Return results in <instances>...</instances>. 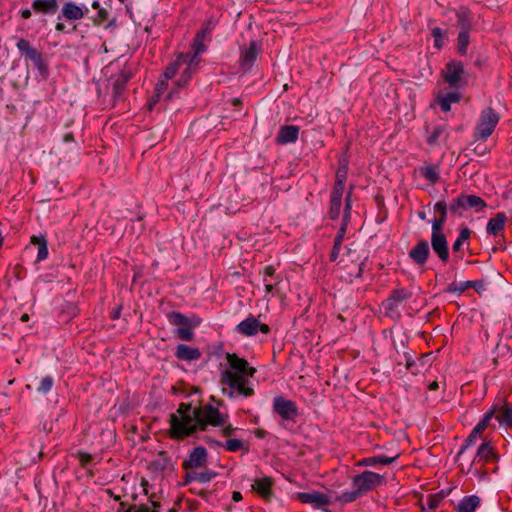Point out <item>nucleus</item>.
<instances>
[{
  "label": "nucleus",
  "mask_w": 512,
  "mask_h": 512,
  "mask_svg": "<svg viewBox=\"0 0 512 512\" xmlns=\"http://www.w3.org/2000/svg\"><path fill=\"white\" fill-rule=\"evenodd\" d=\"M195 326H181L176 329V335L183 341H191L194 338V332L192 328Z\"/></svg>",
  "instance_id": "obj_42"
},
{
  "label": "nucleus",
  "mask_w": 512,
  "mask_h": 512,
  "mask_svg": "<svg viewBox=\"0 0 512 512\" xmlns=\"http://www.w3.org/2000/svg\"><path fill=\"white\" fill-rule=\"evenodd\" d=\"M297 499L301 503L310 504L318 509L331 503V499L326 494L318 491L299 492L297 493Z\"/></svg>",
  "instance_id": "obj_15"
},
{
  "label": "nucleus",
  "mask_w": 512,
  "mask_h": 512,
  "mask_svg": "<svg viewBox=\"0 0 512 512\" xmlns=\"http://www.w3.org/2000/svg\"><path fill=\"white\" fill-rule=\"evenodd\" d=\"M224 447L229 452H236L244 448V443L239 439L231 438L225 442Z\"/></svg>",
  "instance_id": "obj_47"
},
{
  "label": "nucleus",
  "mask_w": 512,
  "mask_h": 512,
  "mask_svg": "<svg viewBox=\"0 0 512 512\" xmlns=\"http://www.w3.org/2000/svg\"><path fill=\"white\" fill-rule=\"evenodd\" d=\"M495 418L500 426L512 429V404L505 403L500 407H496Z\"/></svg>",
  "instance_id": "obj_24"
},
{
  "label": "nucleus",
  "mask_w": 512,
  "mask_h": 512,
  "mask_svg": "<svg viewBox=\"0 0 512 512\" xmlns=\"http://www.w3.org/2000/svg\"><path fill=\"white\" fill-rule=\"evenodd\" d=\"M495 411L496 407H493L492 409L485 413L484 417L474 427L475 434H482L484 432V430L489 426L492 418L495 417Z\"/></svg>",
  "instance_id": "obj_34"
},
{
  "label": "nucleus",
  "mask_w": 512,
  "mask_h": 512,
  "mask_svg": "<svg viewBox=\"0 0 512 512\" xmlns=\"http://www.w3.org/2000/svg\"><path fill=\"white\" fill-rule=\"evenodd\" d=\"M206 38L203 36L195 35L192 43L193 53L191 56H195L196 60H200L199 55L206 51L205 45Z\"/></svg>",
  "instance_id": "obj_37"
},
{
  "label": "nucleus",
  "mask_w": 512,
  "mask_h": 512,
  "mask_svg": "<svg viewBox=\"0 0 512 512\" xmlns=\"http://www.w3.org/2000/svg\"><path fill=\"white\" fill-rule=\"evenodd\" d=\"M342 208V199L337 197H330V206L328 215L330 219L336 220L339 218Z\"/></svg>",
  "instance_id": "obj_38"
},
{
  "label": "nucleus",
  "mask_w": 512,
  "mask_h": 512,
  "mask_svg": "<svg viewBox=\"0 0 512 512\" xmlns=\"http://www.w3.org/2000/svg\"><path fill=\"white\" fill-rule=\"evenodd\" d=\"M31 243L37 246V261L41 262L48 257V244L43 236H32Z\"/></svg>",
  "instance_id": "obj_32"
},
{
  "label": "nucleus",
  "mask_w": 512,
  "mask_h": 512,
  "mask_svg": "<svg viewBox=\"0 0 512 512\" xmlns=\"http://www.w3.org/2000/svg\"><path fill=\"white\" fill-rule=\"evenodd\" d=\"M215 27L216 21L210 18L201 25L200 30L196 34L199 36H203L204 38H207V36L211 34Z\"/></svg>",
  "instance_id": "obj_44"
},
{
  "label": "nucleus",
  "mask_w": 512,
  "mask_h": 512,
  "mask_svg": "<svg viewBox=\"0 0 512 512\" xmlns=\"http://www.w3.org/2000/svg\"><path fill=\"white\" fill-rule=\"evenodd\" d=\"M16 46L22 55H25L27 59L33 62L34 68L37 69L40 77L43 80H47L50 74L49 64L43 58L42 53L34 48L28 40L23 38L18 40Z\"/></svg>",
  "instance_id": "obj_5"
},
{
  "label": "nucleus",
  "mask_w": 512,
  "mask_h": 512,
  "mask_svg": "<svg viewBox=\"0 0 512 512\" xmlns=\"http://www.w3.org/2000/svg\"><path fill=\"white\" fill-rule=\"evenodd\" d=\"M207 450L203 446L195 447L190 453L187 459L183 461V468L196 469L205 465L207 462Z\"/></svg>",
  "instance_id": "obj_16"
},
{
  "label": "nucleus",
  "mask_w": 512,
  "mask_h": 512,
  "mask_svg": "<svg viewBox=\"0 0 512 512\" xmlns=\"http://www.w3.org/2000/svg\"><path fill=\"white\" fill-rule=\"evenodd\" d=\"M496 460V453L490 443H482L477 450V454L473 459L469 471H472L473 466H477L479 463H493Z\"/></svg>",
  "instance_id": "obj_19"
},
{
  "label": "nucleus",
  "mask_w": 512,
  "mask_h": 512,
  "mask_svg": "<svg viewBox=\"0 0 512 512\" xmlns=\"http://www.w3.org/2000/svg\"><path fill=\"white\" fill-rule=\"evenodd\" d=\"M400 456V453H396L392 456H388V455H375V456H371V457H366V458H363L361 459L359 462H358V465L359 466H365V467H369V466H376V465H389V464H392L393 462H395Z\"/></svg>",
  "instance_id": "obj_23"
},
{
  "label": "nucleus",
  "mask_w": 512,
  "mask_h": 512,
  "mask_svg": "<svg viewBox=\"0 0 512 512\" xmlns=\"http://www.w3.org/2000/svg\"><path fill=\"white\" fill-rule=\"evenodd\" d=\"M486 206V202L479 196L461 194L450 204L449 210L452 213H457L460 209H474L479 212Z\"/></svg>",
  "instance_id": "obj_9"
},
{
  "label": "nucleus",
  "mask_w": 512,
  "mask_h": 512,
  "mask_svg": "<svg viewBox=\"0 0 512 512\" xmlns=\"http://www.w3.org/2000/svg\"><path fill=\"white\" fill-rule=\"evenodd\" d=\"M54 385V379L52 376H45L41 379L39 386L37 387V392L41 394H47Z\"/></svg>",
  "instance_id": "obj_43"
},
{
  "label": "nucleus",
  "mask_w": 512,
  "mask_h": 512,
  "mask_svg": "<svg viewBox=\"0 0 512 512\" xmlns=\"http://www.w3.org/2000/svg\"><path fill=\"white\" fill-rule=\"evenodd\" d=\"M347 175L348 166L346 164H341L336 171L335 182L346 183Z\"/></svg>",
  "instance_id": "obj_49"
},
{
  "label": "nucleus",
  "mask_w": 512,
  "mask_h": 512,
  "mask_svg": "<svg viewBox=\"0 0 512 512\" xmlns=\"http://www.w3.org/2000/svg\"><path fill=\"white\" fill-rule=\"evenodd\" d=\"M126 512H150V509L145 505H141V506L133 505V506L129 507L126 510Z\"/></svg>",
  "instance_id": "obj_57"
},
{
  "label": "nucleus",
  "mask_w": 512,
  "mask_h": 512,
  "mask_svg": "<svg viewBox=\"0 0 512 512\" xmlns=\"http://www.w3.org/2000/svg\"><path fill=\"white\" fill-rule=\"evenodd\" d=\"M232 499H233V501H235V502L240 501V500L242 499V495H241V493H240V492H238V491L233 492V494H232Z\"/></svg>",
  "instance_id": "obj_64"
},
{
  "label": "nucleus",
  "mask_w": 512,
  "mask_h": 512,
  "mask_svg": "<svg viewBox=\"0 0 512 512\" xmlns=\"http://www.w3.org/2000/svg\"><path fill=\"white\" fill-rule=\"evenodd\" d=\"M20 16L23 18V19H28L31 17L32 13H31V10L26 8V9H22L20 10Z\"/></svg>",
  "instance_id": "obj_63"
},
{
  "label": "nucleus",
  "mask_w": 512,
  "mask_h": 512,
  "mask_svg": "<svg viewBox=\"0 0 512 512\" xmlns=\"http://www.w3.org/2000/svg\"><path fill=\"white\" fill-rule=\"evenodd\" d=\"M237 430L236 427H233L231 424L229 425H226L223 429H222V435L224 437H229L231 436L235 431Z\"/></svg>",
  "instance_id": "obj_59"
},
{
  "label": "nucleus",
  "mask_w": 512,
  "mask_h": 512,
  "mask_svg": "<svg viewBox=\"0 0 512 512\" xmlns=\"http://www.w3.org/2000/svg\"><path fill=\"white\" fill-rule=\"evenodd\" d=\"M507 217L504 212H498L495 217L491 218L486 226V232L492 236H498L505 227Z\"/></svg>",
  "instance_id": "obj_26"
},
{
  "label": "nucleus",
  "mask_w": 512,
  "mask_h": 512,
  "mask_svg": "<svg viewBox=\"0 0 512 512\" xmlns=\"http://www.w3.org/2000/svg\"><path fill=\"white\" fill-rule=\"evenodd\" d=\"M430 256V248L427 240L421 239L409 251V258L418 266L426 264Z\"/></svg>",
  "instance_id": "obj_17"
},
{
  "label": "nucleus",
  "mask_w": 512,
  "mask_h": 512,
  "mask_svg": "<svg viewBox=\"0 0 512 512\" xmlns=\"http://www.w3.org/2000/svg\"><path fill=\"white\" fill-rule=\"evenodd\" d=\"M273 411L283 420L295 421L299 412L294 401L288 400L283 396H276L273 399Z\"/></svg>",
  "instance_id": "obj_10"
},
{
  "label": "nucleus",
  "mask_w": 512,
  "mask_h": 512,
  "mask_svg": "<svg viewBox=\"0 0 512 512\" xmlns=\"http://www.w3.org/2000/svg\"><path fill=\"white\" fill-rule=\"evenodd\" d=\"M274 480L270 476H261L254 479L252 484L253 491L264 501L268 502L273 497Z\"/></svg>",
  "instance_id": "obj_13"
},
{
  "label": "nucleus",
  "mask_w": 512,
  "mask_h": 512,
  "mask_svg": "<svg viewBox=\"0 0 512 512\" xmlns=\"http://www.w3.org/2000/svg\"><path fill=\"white\" fill-rule=\"evenodd\" d=\"M88 11L89 10L87 7H85V10H83L74 2H67L63 5L62 14L58 16V19L60 20L61 17H64L67 20H80L85 16L86 13H88Z\"/></svg>",
  "instance_id": "obj_21"
},
{
  "label": "nucleus",
  "mask_w": 512,
  "mask_h": 512,
  "mask_svg": "<svg viewBox=\"0 0 512 512\" xmlns=\"http://www.w3.org/2000/svg\"><path fill=\"white\" fill-rule=\"evenodd\" d=\"M201 355V351L198 348L190 347L185 344H179L175 351V356L183 361H195L200 359Z\"/></svg>",
  "instance_id": "obj_25"
},
{
  "label": "nucleus",
  "mask_w": 512,
  "mask_h": 512,
  "mask_svg": "<svg viewBox=\"0 0 512 512\" xmlns=\"http://www.w3.org/2000/svg\"><path fill=\"white\" fill-rule=\"evenodd\" d=\"M168 321L173 326H198L201 323V319L197 316L188 318L180 312L173 311L167 315Z\"/></svg>",
  "instance_id": "obj_22"
},
{
  "label": "nucleus",
  "mask_w": 512,
  "mask_h": 512,
  "mask_svg": "<svg viewBox=\"0 0 512 512\" xmlns=\"http://www.w3.org/2000/svg\"><path fill=\"white\" fill-rule=\"evenodd\" d=\"M76 457L78 458L80 465L82 467L87 466L93 458V456L91 454L83 452V451H78L76 453Z\"/></svg>",
  "instance_id": "obj_54"
},
{
  "label": "nucleus",
  "mask_w": 512,
  "mask_h": 512,
  "mask_svg": "<svg viewBox=\"0 0 512 512\" xmlns=\"http://www.w3.org/2000/svg\"><path fill=\"white\" fill-rule=\"evenodd\" d=\"M439 502L440 500L438 498H436L435 496H430L427 501L428 508L431 510L436 509L439 505Z\"/></svg>",
  "instance_id": "obj_58"
},
{
  "label": "nucleus",
  "mask_w": 512,
  "mask_h": 512,
  "mask_svg": "<svg viewBox=\"0 0 512 512\" xmlns=\"http://www.w3.org/2000/svg\"><path fill=\"white\" fill-rule=\"evenodd\" d=\"M360 496H361V494L355 488L354 491L343 492L342 494L338 495L336 497V501H338L340 503H351V502L355 501Z\"/></svg>",
  "instance_id": "obj_45"
},
{
  "label": "nucleus",
  "mask_w": 512,
  "mask_h": 512,
  "mask_svg": "<svg viewBox=\"0 0 512 512\" xmlns=\"http://www.w3.org/2000/svg\"><path fill=\"white\" fill-rule=\"evenodd\" d=\"M168 80L164 77V74L162 75V79L159 80L155 87L156 96L160 97L168 88Z\"/></svg>",
  "instance_id": "obj_53"
},
{
  "label": "nucleus",
  "mask_w": 512,
  "mask_h": 512,
  "mask_svg": "<svg viewBox=\"0 0 512 512\" xmlns=\"http://www.w3.org/2000/svg\"><path fill=\"white\" fill-rule=\"evenodd\" d=\"M471 230L468 227L462 228L460 233L453 243V252H459L462 249L464 243H467L470 238Z\"/></svg>",
  "instance_id": "obj_35"
},
{
  "label": "nucleus",
  "mask_w": 512,
  "mask_h": 512,
  "mask_svg": "<svg viewBox=\"0 0 512 512\" xmlns=\"http://www.w3.org/2000/svg\"><path fill=\"white\" fill-rule=\"evenodd\" d=\"M340 250H341V245H336V244L333 245V248H332V251L330 254L331 261H335L338 258Z\"/></svg>",
  "instance_id": "obj_60"
},
{
  "label": "nucleus",
  "mask_w": 512,
  "mask_h": 512,
  "mask_svg": "<svg viewBox=\"0 0 512 512\" xmlns=\"http://www.w3.org/2000/svg\"><path fill=\"white\" fill-rule=\"evenodd\" d=\"M431 246L441 262L447 263L449 261L448 242L445 234L443 233V229L432 228Z\"/></svg>",
  "instance_id": "obj_11"
},
{
  "label": "nucleus",
  "mask_w": 512,
  "mask_h": 512,
  "mask_svg": "<svg viewBox=\"0 0 512 512\" xmlns=\"http://www.w3.org/2000/svg\"><path fill=\"white\" fill-rule=\"evenodd\" d=\"M421 175L429 181L431 184H435L439 181L440 173L439 168L436 165H428L420 169Z\"/></svg>",
  "instance_id": "obj_33"
},
{
  "label": "nucleus",
  "mask_w": 512,
  "mask_h": 512,
  "mask_svg": "<svg viewBox=\"0 0 512 512\" xmlns=\"http://www.w3.org/2000/svg\"><path fill=\"white\" fill-rule=\"evenodd\" d=\"M170 436L183 439L196 430L204 431L207 426L219 427L226 422V417L218 408L206 404L192 410L188 403L179 404L176 413L170 415Z\"/></svg>",
  "instance_id": "obj_1"
},
{
  "label": "nucleus",
  "mask_w": 512,
  "mask_h": 512,
  "mask_svg": "<svg viewBox=\"0 0 512 512\" xmlns=\"http://www.w3.org/2000/svg\"><path fill=\"white\" fill-rule=\"evenodd\" d=\"M282 281V277L281 276H276V281H268V282H264V286H265V292L267 294H270L273 292V290L279 285V283Z\"/></svg>",
  "instance_id": "obj_56"
},
{
  "label": "nucleus",
  "mask_w": 512,
  "mask_h": 512,
  "mask_svg": "<svg viewBox=\"0 0 512 512\" xmlns=\"http://www.w3.org/2000/svg\"><path fill=\"white\" fill-rule=\"evenodd\" d=\"M299 136V127L295 125L282 126L277 134L276 142L278 144H288L297 141Z\"/></svg>",
  "instance_id": "obj_20"
},
{
  "label": "nucleus",
  "mask_w": 512,
  "mask_h": 512,
  "mask_svg": "<svg viewBox=\"0 0 512 512\" xmlns=\"http://www.w3.org/2000/svg\"><path fill=\"white\" fill-rule=\"evenodd\" d=\"M199 62L200 60H196V57L191 56V53H179L175 61L165 69L164 77L166 79H172L180 73L175 82L176 88L169 92L168 99L176 97L178 89L185 88L188 85L198 68Z\"/></svg>",
  "instance_id": "obj_3"
},
{
  "label": "nucleus",
  "mask_w": 512,
  "mask_h": 512,
  "mask_svg": "<svg viewBox=\"0 0 512 512\" xmlns=\"http://www.w3.org/2000/svg\"><path fill=\"white\" fill-rule=\"evenodd\" d=\"M197 472H188L185 476L184 485L189 484L192 481H196Z\"/></svg>",
  "instance_id": "obj_61"
},
{
  "label": "nucleus",
  "mask_w": 512,
  "mask_h": 512,
  "mask_svg": "<svg viewBox=\"0 0 512 512\" xmlns=\"http://www.w3.org/2000/svg\"><path fill=\"white\" fill-rule=\"evenodd\" d=\"M480 505V498L476 495L465 496L458 504L457 512H474Z\"/></svg>",
  "instance_id": "obj_31"
},
{
  "label": "nucleus",
  "mask_w": 512,
  "mask_h": 512,
  "mask_svg": "<svg viewBox=\"0 0 512 512\" xmlns=\"http://www.w3.org/2000/svg\"><path fill=\"white\" fill-rule=\"evenodd\" d=\"M499 120L500 116L493 108L488 107L482 110L474 129V140H487L494 132Z\"/></svg>",
  "instance_id": "obj_4"
},
{
  "label": "nucleus",
  "mask_w": 512,
  "mask_h": 512,
  "mask_svg": "<svg viewBox=\"0 0 512 512\" xmlns=\"http://www.w3.org/2000/svg\"><path fill=\"white\" fill-rule=\"evenodd\" d=\"M130 76L127 73H121L117 76V78L113 82V92L115 96H119L126 87L127 82L129 81Z\"/></svg>",
  "instance_id": "obj_36"
},
{
  "label": "nucleus",
  "mask_w": 512,
  "mask_h": 512,
  "mask_svg": "<svg viewBox=\"0 0 512 512\" xmlns=\"http://www.w3.org/2000/svg\"><path fill=\"white\" fill-rule=\"evenodd\" d=\"M434 211L439 214L438 218L432 220V228L443 229L447 221V205L445 201H438L434 205Z\"/></svg>",
  "instance_id": "obj_30"
},
{
  "label": "nucleus",
  "mask_w": 512,
  "mask_h": 512,
  "mask_svg": "<svg viewBox=\"0 0 512 512\" xmlns=\"http://www.w3.org/2000/svg\"><path fill=\"white\" fill-rule=\"evenodd\" d=\"M480 435L481 434H475V429L473 428L470 435L465 440V444L460 448V450L457 454V458L460 457L469 446L473 445Z\"/></svg>",
  "instance_id": "obj_48"
},
{
  "label": "nucleus",
  "mask_w": 512,
  "mask_h": 512,
  "mask_svg": "<svg viewBox=\"0 0 512 512\" xmlns=\"http://www.w3.org/2000/svg\"><path fill=\"white\" fill-rule=\"evenodd\" d=\"M352 188L347 192L345 196V207H344V213L342 217L341 226L337 232V235L334 239V244L336 245H342L348 224L350 222L351 218V210H352Z\"/></svg>",
  "instance_id": "obj_14"
},
{
  "label": "nucleus",
  "mask_w": 512,
  "mask_h": 512,
  "mask_svg": "<svg viewBox=\"0 0 512 512\" xmlns=\"http://www.w3.org/2000/svg\"><path fill=\"white\" fill-rule=\"evenodd\" d=\"M261 273L263 282L276 281V276H280L273 265L265 266Z\"/></svg>",
  "instance_id": "obj_46"
},
{
  "label": "nucleus",
  "mask_w": 512,
  "mask_h": 512,
  "mask_svg": "<svg viewBox=\"0 0 512 512\" xmlns=\"http://www.w3.org/2000/svg\"><path fill=\"white\" fill-rule=\"evenodd\" d=\"M236 331L241 335L252 337L255 336L258 331L263 334H268L270 327L267 324L260 323L255 317L250 316L236 326Z\"/></svg>",
  "instance_id": "obj_12"
},
{
  "label": "nucleus",
  "mask_w": 512,
  "mask_h": 512,
  "mask_svg": "<svg viewBox=\"0 0 512 512\" xmlns=\"http://www.w3.org/2000/svg\"><path fill=\"white\" fill-rule=\"evenodd\" d=\"M227 367L220 373L219 382L223 386V395L234 398H249L255 394L251 384V378L256 373V368L235 353L226 354Z\"/></svg>",
  "instance_id": "obj_2"
},
{
  "label": "nucleus",
  "mask_w": 512,
  "mask_h": 512,
  "mask_svg": "<svg viewBox=\"0 0 512 512\" xmlns=\"http://www.w3.org/2000/svg\"><path fill=\"white\" fill-rule=\"evenodd\" d=\"M260 51L259 44L256 41H251L247 48L241 50L240 66L245 70L250 69L254 65Z\"/></svg>",
  "instance_id": "obj_18"
},
{
  "label": "nucleus",
  "mask_w": 512,
  "mask_h": 512,
  "mask_svg": "<svg viewBox=\"0 0 512 512\" xmlns=\"http://www.w3.org/2000/svg\"><path fill=\"white\" fill-rule=\"evenodd\" d=\"M108 19V11L105 8L99 9L96 16L93 18L95 25H102Z\"/></svg>",
  "instance_id": "obj_52"
},
{
  "label": "nucleus",
  "mask_w": 512,
  "mask_h": 512,
  "mask_svg": "<svg viewBox=\"0 0 512 512\" xmlns=\"http://www.w3.org/2000/svg\"><path fill=\"white\" fill-rule=\"evenodd\" d=\"M444 128L442 126H437L433 129L432 133L428 137V143L429 144H435L437 140L440 138L441 134L443 133Z\"/></svg>",
  "instance_id": "obj_55"
},
{
  "label": "nucleus",
  "mask_w": 512,
  "mask_h": 512,
  "mask_svg": "<svg viewBox=\"0 0 512 512\" xmlns=\"http://www.w3.org/2000/svg\"><path fill=\"white\" fill-rule=\"evenodd\" d=\"M457 24L460 31L470 32L473 26V15L467 7H459L456 12Z\"/></svg>",
  "instance_id": "obj_27"
},
{
  "label": "nucleus",
  "mask_w": 512,
  "mask_h": 512,
  "mask_svg": "<svg viewBox=\"0 0 512 512\" xmlns=\"http://www.w3.org/2000/svg\"><path fill=\"white\" fill-rule=\"evenodd\" d=\"M385 482L384 476L373 471H363L353 477L352 483L361 495L375 489Z\"/></svg>",
  "instance_id": "obj_8"
},
{
  "label": "nucleus",
  "mask_w": 512,
  "mask_h": 512,
  "mask_svg": "<svg viewBox=\"0 0 512 512\" xmlns=\"http://www.w3.org/2000/svg\"><path fill=\"white\" fill-rule=\"evenodd\" d=\"M468 288L476 289V282L475 281H465V282H459V283L452 282L448 286V292L461 294Z\"/></svg>",
  "instance_id": "obj_39"
},
{
  "label": "nucleus",
  "mask_w": 512,
  "mask_h": 512,
  "mask_svg": "<svg viewBox=\"0 0 512 512\" xmlns=\"http://www.w3.org/2000/svg\"><path fill=\"white\" fill-rule=\"evenodd\" d=\"M411 296L412 293L405 288H397L393 290L389 297L382 302L385 316L395 320L399 319L401 317V313L399 311L400 304L411 298Z\"/></svg>",
  "instance_id": "obj_7"
},
{
  "label": "nucleus",
  "mask_w": 512,
  "mask_h": 512,
  "mask_svg": "<svg viewBox=\"0 0 512 512\" xmlns=\"http://www.w3.org/2000/svg\"><path fill=\"white\" fill-rule=\"evenodd\" d=\"M465 69L464 65L459 60H451L442 70V77L444 81L449 85L452 89H459L466 86L467 81L464 78Z\"/></svg>",
  "instance_id": "obj_6"
},
{
  "label": "nucleus",
  "mask_w": 512,
  "mask_h": 512,
  "mask_svg": "<svg viewBox=\"0 0 512 512\" xmlns=\"http://www.w3.org/2000/svg\"><path fill=\"white\" fill-rule=\"evenodd\" d=\"M405 359H406V364H405L406 369L411 370L412 366L415 364L414 360L408 353H405Z\"/></svg>",
  "instance_id": "obj_62"
},
{
  "label": "nucleus",
  "mask_w": 512,
  "mask_h": 512,
  "mask_svg": "<svg viewBox=\"0 0 512 512\" xmlns=\"http://www.w3.org/2000/svg\"><path fill=\"white\" fill-rule=\"evenodd\" d=\"M461 99V95L457 91H452L440 95L438 97V104L443 112H449L452 103H458Z\"/></svg>",
  "instance_id": "obj_29"
},
{
  "label": "nucleus",
  "mask_w": 512,
  "mask_h": 512,
  "mask_svg": "<svg viewBox=\"0 0 512 512\" xmlns=\"http://www.w3.org/2000/svg\"><path fill=\"white\" fill-rule=\"evenodd\" d=\"M345 192V183L335 182L332 188L330 197H337L343 199V195Z\"/></svg>",
  "instance_id": "obj_50"
},
{
  "label": "nucleus",
  "mask_w": 512,
  "mask_h": 512,
  "mask_svg": "<svg viewBox=\"0 0 512 512\" xmlns=\"http://www.w3.org/2000/svg\"><path fill=\"white\" fill-rule=\"evenodd\" d=\"M470 32L460 31L457 39V49L461 55H465L470 42Z\"/></svg>",
  "instance_id": "obj_40"
},
{
  "label": "nucleus",
  "mask_w": 512,
  "mask_h": 512,
  "mask_svg": "<svg viewBox=\"0 0 512 512\" xmlns=\"http://www.w3.org/2000/svg\"><path fill=\"white\" fill-rule=\"evenodd\" d=\"M431 34L434 38V47H436L437 49H441L446 41L445 31L439 27H435L432 29Z\"/></svg>",
  "instance_id": "obj_41"
},
{
  "label": "nucleus",
  "mask_w": 512,
  "mask_h": 512,
  "mask_svg": "<svg viewBox=\"0 0 512 512\" xmlns=\"http://www.w3.org/2000/svg\"><path fill=\"white\" fill-rule=\"evenodd\" d=\"M215 476L216 473L212 471L197 472L196 481L200 483H207L210 482Z\"/></svg>",
  "instance_id": "obj_51"
},
{
  "label": "nucleus",
  "mask_w": 512,
  "mask_h": 512,
  "mask_svg": "<svg viewBox=\"0 0 512 512\" xmlns=\"http://www.w3.org/2000/svg\"><path fill=\"white\" fill-rule=\"evenodd\" d=\"M32 9L36 13L55 14L58 10V0H33Z\"/></svg>",
  "instance_id": "obj_28"
}]
</instances>
